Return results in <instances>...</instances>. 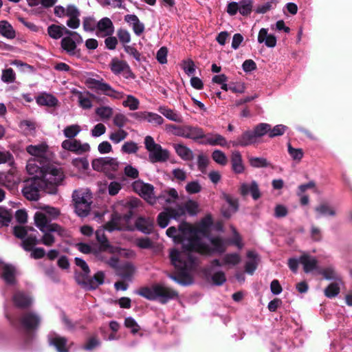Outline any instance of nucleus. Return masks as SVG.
<instances>
[{
    "mask_svg": "<svg viewBox=\"0 0 352 352\" xmlns=\"http://www.w3.org/2000/svg\"><path fill=\"white\" fill-rule=\"evenodd\" d=\"M38 104L47 107H55L58 104V100L52 94H43L36 98Z\"/></svg>",
    "mask_w": 352,
    "mask_h": 352,
    "instance_id": "4c0bfd02",
    "label": "nucleus"
},
{
    "mask_svg": "<svg viewBox=\"0 0 352 352\" xmlns=\"http://www.w3.org/2000/svg\"><path fill=\"white\" fill-rule=\"evenodd\" d=\"M139 294L151 300L159 299L162 303H166L169 300L178 296V293L175 290L163 285H155L151 287L142 288Z\"/></svg>",
    "mask_w": 352,
    "mask_h": 352,
    "instance_id": "20e7f679",
    "label": "nucleus"
},
{
    "mask_svg": "<svg viewBox=\"0 0 352 352\" xmlns=\"http://www.w3.org/2000/svg\"><path fill=\"white\" fill-rule=\"evenodd\" d=\"M23 326L29 330L36 329L41 322L40 317L33 313H27L24 314L21 319Z\"/></svg>",
    "mask_w": 352,
    "mask_h": 352,
    "instance_id": "5701e85b",
    "label": "nucleus"
},
{
    "mask_svg": "<svg viewBox=\"0 0 352 352\" xmlns=\"http://www.w3.org/2000/svg\"><path fill=\"white\" fill-rule=\"evenodd\" d=\"M124 21L132 28L135 35L140 36L144 32L145 27L144 23L140 21L135 14L125 15Z\"/></svg>",
    "mask_w": 352,
    "mask_h": 352,
    "instance_id": "4be33fe9",
    "label": "nucleus"
},
{
    "mask_svg": "<svg viewBox=\"0 0 352 352\" xmlns=\"http://www.w3.org/2000/svg\"><path fill=\"white\" fill-rule=\"evenodd\" d=\"M241 258L238 254H226L223 258V263L225 265H235L240 263Z\"/></svg>",
    "mask_w": 352,
    "mask_h": 352,
    "instance_id": "0e129e2a",
    "label": "nucleus"
},
{
    "mask_svg": "<svg viewBox=\"0 0 352 352\" xmlns=\"http://www.w3.org/2000/svg\"><path fill=\"white\" fill-rule=\"evenodd\" d=\"M26 169L30 175H33L32 178H38L41 180V177L45 169V167H40L36 163L35 159L28 160Z\"/></svg>",
    "mask_w": 352,
    "mask_h": 352,
    "instance_id": "2f4dec72",
    "label": "nucleus"
},
{
    "mask_svg": "<svg viewBox=\"0 0 352 352\" xmlns=\"http://www.w3.org/2000/svg\"><path fill=\"white\" fill-rule=\"evenodd\" d=\"M110 67L113 74H119L125 69H126L128 65L125 62L122 60L113 58L110 63Z\"/></svg>",
    "mask_w": 352,
    "mask_h": 352,
    "instance_id": "de8ad7c7",
    "label": "nucleus"
},
{
    "mask_svg": "<svg viewBox=\"0 0 352 352\" xmlns=\"http://www.w3.org/2000/svg\"><path fill=\"white\" fill-rule=\"evenodd\" d=\"M72 36L67 35L63 38L60 42L61 47L66 51L69 54L74 55L76 45L75 41L71 38Z\"/></svg>",
    "mask_w": 352,
    "mask_h": 352,
    "instance_id": "ea45409f",
    "label": "nucleus"
},
{
    "mask_svg": "<svg viewBox=\"0 0 352 352\" xmlns=\"http://www.w3.org/2000/svg\"><path fill=\"white\" fill-rule=\"evenodd\" d=\"M315 211L318 214V217L321 216H334L336 215V210L327 204H321L315 208Z\"/></svg>",
    "mask_w": 352,
    "mask_h": 352,
    "instance_id": "37998d69",
    "label": "nucleus"
},
{
    "mask_svg": "<svg viewBox=\"0 0 352 352\" xmlns=\"http://www.w3.org/2000/svg\"><path fill=\"white\" fill-rule=\"evenodd\" d=\"M39 243V239L36 236L29 235L22 241L21 245L25 251H30Z\"/></svg>",
    "mask_w": 352,
    "mask_h": 352,
    "instance_id": "a19ab883",
    "label": "nucleus"
},
{
    "mask_svg": "<svg viewBox=\"0 0 352 352\" xmlns=\"http://www.w3.org/2000/svg\"><path fill=\"white\" fill-rule=\"evenodd\" d=\"M179 231L183 238L181 242L184 250L181 252L172 250L170 256L173 265L181 275L186 276L193 269L195 261L192 255V252L210 254L213 252H223L226 249V243L219 237L211 238L209 239L210 245L206 244L204 241L205 234L193 229L190 225L180 226Z\"/></svg>",
    "mask_w": 352,
    "mask_h": 352,
    "instance_id": "f257e3e1",
    "label": "nucleus"
},
{
    "mask_svg": "<svg viewBox=\"0 0 352 352\" xmlns=\"http://www.w3.org/2000/svg\"><path fill=\"white\" fill-rule=\"evenodd\" d=\"M186 190L189 194L198 193L201 190V186L197 181L188 182L186 187Z\"/></svg>",
    "mask_w": 352,
    "mask_h": 352,
    "instance_id": "69168bd1",
    "label": "nucleus"
},
{
    "mask_svg": "<svg viewBox=\"0 0 352 352\" xmlns=\"http://www.w3.org/2000/svg\"><path fill=\"white\" fill-rule=\"evenodd\" d=\"M95 113L102 120L111 119L113 115V109L110 106L101 105L95 109Z\"/></svg>",
    "mask_w": 352,
    "mask_h": 352,
    "instance_id": "e433bc0d",
    "label": "nucleus"
},
{
    "mask_svg": "<svg viewBox=\"0 0 352 352\" xmlns=\"http://www.w3.org/2000/svg\"><path fill=\"white\" fill-rule=\"evenodd\" d=\"M270 131V125L267 123H261L252 130L256 139L263 136Z\"/></svg>",
    "mask_w": 352,
    "mask_h": 352,
    "instance_id": "603ef678",
    "label": "nucleus"
},
{
    "mask_svg": "<svg viewBox=\"0 0 352 352\" xmlns=\"http://www.w3.org/2000/svg\"><path fill=\"white\" fill-rule=\"evenodd\" d=\"M128 122L127 118L122 113H117L113 119V124L119 129H122Z\"/></svg>",
    "mask_w": 352,
    "mask_h": 352,
    "instance_id": "338daca9",
    "label": "nucleus"
},
{
    "mask_svg": "<svg viewBox=\"0 0 352 352\" xmlns=\"http://www.w3.org/2000/svg\"><path fill=\"white\" fill-rule=\"evenodd\" d=\"M178 208H182L184 210V213L186 211L191 215L196 214L199 211V205L193 200H189L184 204V207L179 206Z\"/></svg>",
    "mask_w": 352,
    "mask_h": 352,
    "instance_id": "864d4df0",
    "label": "nucleus"
},
{
    "mask_svg": "<svg viewBox=\"0 0 352 352\" xmlns=\"http://www.w3.org/2000/svg\"><path fill=\"white\" fill-rule=\"evenodd\" d=\"M138 149L139 147L137 143L133 141L124 142L121 147V151L126 154H135L138 152Z\"/></svg>",
    "mask_w": 352,
    "mask_h": 352,
    "instance_id": "5fc2aeb1",
    "label": "nucleus"
},
{
    "mask_svg": "<svg viewBox=\"0 0 352 352\" xmlns=\"http://www.w3.org/2000/svg\"><path fill=\"white\" fill-rule=\"evenodd\" d=\"M122 105L129 108L131 111L137 110L140 106V101L132 95H127L122 101Z\"/></svg>",
    "mask_w": 352,
    "mask_h": 352,
    "instance_id": "a18cd8bd",
    "label": "nucleus"
},
{
    "mask_svg": "<svg viewBox=\"0 0 352 352\" xmlns=\"http://www.w3.org/2000/svg\"><path fill=\"white\" fill-rule=\"evenodd\" d=\"M212 160L217 164L225 166L228 163V157L226 154L220 150H215L212 153Z\"/></svg>",
    "mask_w": 352,
    "mask_h": 352,
    "instance_id": "6e6d98bb",
    "label": "nucleus"
},
{
    "mask_svg": "<svg viewBox=\"0 0 352 352\" xmlns=\"http://www.w3.org/2000/svg\"><path fill=\"white\" fill-rule=\"evenodd\" d=\"M89 273H76L75 278L77 283L83 289L91 290L96 289L99 285L103 284L104 279V274L99 271L91 278Z\"/></svg>",
    "mask_w": 352,
    "mask_h": 352,
    "instance_id": "1a4fd4ad",
    "label": "nucleus"
},
{
    "mask_svg": "<svg viewBox=\"0 0 352 352\" xmlns=\"http://www.w3.org/2000/svg\"><path fill=\"white\" fill-rule=\"evenodd\" d=\"M16 79V75L12 68H8L2 71L1 80L6 83L14 82Z\"/></svg>",
    "mask_w": 352,
    "mask_h": 352,
    "instance_id": "bf43d9fd",
    "label": "nucleus"
},
{
    "mask_svg": "<svg viewBox=\"0 0 352 352\" xmlns=\"http://www.w3.org/2000/svg\"><path fill=\"white\" fill-rule=\"evenodd\" d=\"M239 192L242 196L250 195L254 200H257L261 197L258 184L256 181H252L250 183H242L239 188Z\"/></svg>",
    "mask_w": 352,
    "mask_h": 352,
    "instance_id": "dca6fc26",
    "label": "nucleus"
},
{
    "mask_svg": "<svg viewBox=\"0 0 352 352\" xmlns=\"http://www.w3.org/2000/svg\"><path fill=\"white\" fill-rule=\"evenodd\" d=\"M136 228L145 234H149L153 228V220L151 218L139 217L135 221Z\"/></svg>",
    "mask_w": 352,
    "mask_h": 352,
    "instance_id": "c756f323",
    "label": "nucleus"
},
{
    "mask_svg": "<svg viewBox=\"0 0 352 352\" xmlns=\"http://www.w3.org/2000/svg\"><path fill=\"white\" fill-rule=\"evenodd\" d=\"M13 300L15 305L21 308L28 307L32 302L30 298L21 292L15 294Z\"/></svg>",
    "mask_w": 352,
    "mask_h": 352,
    "instance_id": "58836bf2",
    "label": "nucleus"
},
{
    "mask_svg": "<svg viewBox=\"0 0 352 352\" xmlns=\"http://www.w3.org/2000/svg\"><path fill=\"white\" fill-rule=\"evenodd\" d=\"M144 145L148 152V158L152 163L158 162H166L169 158V152L166 149L155 143L154 139L151 135H147L144 138Z\"/></svg>",
    "mask_w": 352,
    "mask_h": 352,
    "instance_id": "0eeeda50",
    "label": "nucleus"
},
{
    "mask_svg": "<svg viewBox=\"0 0 352 352\" xmlns=\"http://www.w3.org/2000/svg\"><path fill=\"white\" fill-rule=\"evenodd\" d=\"M340 292V287L338 283H331L325 289L324 294L328 298H333Z\"/></svg>",
    "mask_w": 352,
    "mask_h": 352,
    "instance_id": "052dcab7",
    "label": "nucleus"
},
{
    "mask_svg": "<svg viewBox=\"0 0 352 352\" xmlns=\"http://www.w3.org/2000/svg\"><path fill=\"white\" fill-rule=\"evenodd\" d=\"M41 189L45 190L41 180L38 178H32L26 182L22 192L24 197L28 200L36 201L40 197L39 192Z\"/></svg>",
    "mask_w": 352,
    "mask_h": 352,
    "instance_id": "f8f14e48",
    "label": "nucleus"
},
{
    "mask_svg": "<svg viewBox=\"0 0 352 352\" xmlns=\"http://www.w3.org/2000/svg\"><path fill=\"white\" fill-rule=\"evenodd\" d=\"M28 230L34 231V228L32 227L25 228L23 226H16L14 228V234L19 239L23 240L27 236Z\"/></svg>",
    "mask_w": 352,
    "mask_h": 352,
    "instance_id": "e2e57ef3",
    "label": "nucleus"
},
{
    "mask_svg": "<svg viewBox=\"0 0 352 352\" xmlns=\"http://www.w3.org/2000/svg\"><path fill=\"white\" fill-rule=\"evenodd\" d=\"M239 12L243 16L248 15L252 10V0H241L238 3Z\"/></svg>",
    "mask_w": 352,
    "mask_h": 352,
    "instance_id": "8fccbe9b",
    "label": "nucleus"
},
{
    "mask_svg": "<svg viewBox=\"0 0 352 352\" xmlns=\"http://www.w3.org/2000/svg\"><path fill=\"white\" fill-rule=\"evenodd\" d=\"M190 139L194 141H198L199 140H204L205 137V133L201 127L197 126H192V132L190 133Z\"/></svg>",
    "mask_w": 352,
    "mask_h": 352,
    "instance_id": "680f3d73",
    "label": "nucleus"
},
{
    "mask_svg": "<svg viewBox=\"0 0 352 352\" xmlns=\"http://www.w3.org/2000/svg\"><path fill=\"white\" fill-rule=\"evenodd\" d=\"M299 262L302 265L305 273L311 272L317 268V259L309 254H302L299 258Z\"/></svg>",
    "mask_w": 352,
    "mask_h": 352,
    "instance_id": "a878e982",
    "label": "nucleus"
},
{
    "mask_svg": "<svg viewBox=\"0 0 352 352\" xmlns=\"http://www.w3.org/2000/svg\"><path fill=\"white\" fill-rule=\"evenodd\" d=\"M51 219L47 218L46 214L41 212H36L34 216V221L36 227L41 232L56 231L61 236L67 235V231L57 223H52Z\"/></svg>",
    "mask_w": 352,
    "mask_h": 352,
    "instance_id": "6e6552de",
    "label": "nucleus"
},
{
    "mask_svg": "<svg viewBox=\"0 0 352 352\" xmlns=\"http://www.w3.org/2000/svg\"><path fill=\"white\" fill-rule=\"evenodd\" d=\"M40 208L42 210L41 212L46 214L47 218L50 219L51 220L56 219L60 214V211L58 210V209L54 207H52L50 206H41Z\"/></svg>",
    "mask_w": 352,
    "mask_h": 352,
    "instance_id": "13d9d810",
    "label": "nucleus"
},
{
    "mask_svg": "<svg viewBox=\"0 0 352 352\" xmlns=\"http://www.w3.org/2000/svg\"><path fill=\"white\" fill-rule=\"evenodd\" d=\"M221 197L230 207L229 209H227L226 206H223L221 209L222 214L226 218H230L233 213L238 210V199L232 195L225 192L222 194Z\"/></svg>",
    "mask_w": 352,
    "mask_h": 352,
    "instance_id": "a211bd4d",
    "label": "nucleus"
},
{
    "mask_svg": "<svg viewBox=\"0 0 352 352\" xmlns=\"http://www.w3.org/2000/svg\"><path fill=\"white\" fill-rule=\"evenodd\" d=\"M72 164L79 170H85L89 167V162L85 158H76L72 160Z\"/></svg>",
    "mask_w": 352,
    "mask_h": 352,
    "instance_id": "774afa93",
    "label": "nucleus"
},
{
    "mask_svg": "<svg viewBox=\"0 0 352 352\" xmlns=\"http://www.w3.org/2000/svg\"><path fill=\"white\" fill-rule=\"evenodd\" d=\"M26 151L30 155L36 157L41 164L47 157L49 153L48 146L45 143L29 145L26 147Z\"/></svg>",
    "mask_w": 352,
    "mask_h": 352,
    "instance_id": "4468645a",
    "label": "nucleus"
},
{
    "mask_svg": "<svg viewBox=\"0 0 352 352\" xmlns=\"http://www.w3.org/2000/svg\"><path fill=\"white\" fill-rule=\"evenodd\" d=\"M43 233L42 237L39 239L40 243L47 246L51 247L52 246L55 242L56 239L53 234V232H56V231H45L41 232Z\"/></svg>",
    "mask_w": 352,
    "mask_h": 352,
    "instance_id": "49530a36",
    "label": "nucleus"
},
{
    "mask_svg": "<svg viewBox=\"0 0 352 352\" xmlns=\"http://www.w3.org/2000/svg\"><path fill=\"white\" fill-rule=\"evenodd\" d=\"M258 42L265 43L268 47H274L276 45V38L274 35L268 34L267 29L262 28L258 32Z\"/></svg>",
    "mask_w": 352,
    "mask_h": 352,
    "instance_id": "cd10ccee",
    "label": "nucleus"
},
{
    "mask_svg": "<svg viewBox=\"0 0 352 352\" xmlns=\"http://www.w3.org/2000/svg\"><path fill=\"white\" fill-rule=\"evenodd\" d=\"M120 166V162L113 157H100L92 162V167L95 170L103 172L107 175H113Z\"/></svg>",
    "mask_w": 352,
    "mask_h": 352,
    "instance_id": "9d476101",
    "label": "nucleus"
},
{
    "mask_svg": "<svg viewBox=\"0 0 352 352\" xmlns=\"http://www.w3.org/2000/svg\"><path fill=\"white\" fill-rule=\"evenodd\" d=\"M177 155L184 161H190L193 159L192 151L182 143L173 144V145Z\"/></svg>",
    "mask_w": 352,
    "mask_h": 352,
    "instance_id": "393cba45",
    "label": "nucleus"
},
{
    "mask_svg": "<svg viewBox=\"0 0 352 352\" xmlns=\"http://www.w3.org/2000/svg\"><path fill=\"white\" fill-rule=\"evenodd\" d=\"M50 344L54 345L58 352H67V340L58 336L49 338Z\"/></svg>",
    "mask_w": 352,
    "mask_h": 352,
    "instance_id": "c9c22d12",
    "label": "nucleus"
},
{
    "mask_svg": "<svg viewBox=\"0 0 352 352\" xmlns=\"http://www.w3.org/2000/svg\"><path fill=\"white\" fill-rule=\"evenodd\" d=\"M64 178L63 171L61 168L50 164L45 167L41 177V185L45 188L47 193L53 194L56 191V186Z\"/></svg>",
    "mask_w": 352,
    "mask_h": 352,
    "instance_id": "7ed1b4c3",
    "label": "nucleus"
},
{
    "mask_svg": "<svg viewBox=\"0 0 352 352\" xmlns=\"http://www.w3.org/2000/svg\"><path fill=\"white\" fill-rule=\"evenodd\" d=\"M81 131L78 124H72L66 126L63 130L64 135L69 140L74 139Z\"/></svg>",
    "mask_w": 352,
    "mask_h": 352,
    "instance_id": "09e8293b",
    "label": "nucleus"
},
{
    "mask_svg": "<svg viewBox=\"0 0 352 352\" xmlns=\"http://www.w3.org/2000/svg\"><path fill=\"white\" fill-rule=\"evenodd\" d=\"M96 235L97 241L100 244V252L107 250L111 254H113L118 252V249L117 248L112 247L109 244L108 240L104 235L103 230H97Z\"/></svg>",
    "mask_w": 352,
    "mask_h": 352,
    "instance_id": "bb28decb",
    "label": "nucleus"
},
{
    "mask_svg": "<svg viewBox=\"0 0 352 352\" xmlns=\"http://www.w3.org/2000/svg\"><path fill=\"white\" fill-rule=\"evenodd\" d=\"M133 190L150 204H155L157 198L154 195V187L153 185L138 180L133 182Z\"/></svg>",
    "mask_w": 352,
    "mask_h": 352,
    "instance_id": "9b49d317",
    "label": "nucleus"
},
{
    "mask_svg": "<svg viewBox=\"0 0 352 352\" xmlns=\"http://www.w3.org/2000/svg\"><path fill=\"white\" fill-rule=\"evenodd\" d=\"M257 141L252 131H245L236 140L230 142L232 146H246Z\"/></svg>",
    "mask_w": 352,
    "mask_h": 352,
    "instance_id": "412c9836",
    "label": "nucleus"
},
{
    "mask_svg": "<svg viewBox=\"0 0 352 352\" xmlns=\"http://www.w3.org/2000/svg\"><path fill=\"white\" fill-rule=\"evenodd\" d=\"M184 214V210L182 208H177L175 209H168L166 211L162 212L159 214L157 217V223L162 228H165L168 226L169 218H177Z\"/></svg>",
    "mask_w": 352,
    "mask_h": 352,
    "instance_id": "f3484780",
    "label": "nucleus"
},
{
    "mask_svg": "<svg viewBox=\"0 0 352 352\" xmlns=\"http://www.w3.org/2000/svg\"><path fill=\"white\" fill-rule=\"evenodd\" d=\"M287 148L291 157L297 162H300L304 155L302 149L294 148L290 144H287Z\"/></svg>",
    "mask_w": 352,
    "mask_h": 352,
    "instance_id": "4d7b16f0",
    "label": "nucleus"
},
{
    "mask_svg": "<svg viewBox=\"0 0 352 352\" xmlns=\"http://www.w3.org/2000/svg\"><path fill=\"white\" fill-rule=\"evenodd\" d=\"M247 256L248 260L246 262L245 267V272L248 274H252L257 267L259 262V258L258 254L253 251L248 252Z\"/></svg>",
    "mask_w": 352,
    "mask_h": 352,
    "instance_id": "7c9ffc66",
    "label": "nucleus"
},
{
    "mask_svg": "<svg viewBox=\"0 0 352 352\" xmlns=\"http://www.w3.org/2000/svg\"><path fill=\"white\" fill-rule=\"evenodd\" d=\"M63 148L77 155H82L89 151L90 146L88 143H81L80 140L72 139L65 140L61 144Z\"/></svg>",
    "mask_w": 352,
    "mask_h": 352,
    "instance_id": "ddd939ff",
    "label": "nucleus"
},
{
    "mask_svg": "<svg viewBox=\"0 0 352 352\" xmlns=\"http://www.w3.org/2000/svg\"><path fill=\"white\" fill-rule=\"evenodd\" d=\"M3 278L7 283L14 284L15 281V270L10 265H5L3 268Z\"/></svg>",
    "mask_w": 352,
    "mask_h": 352,
    "instance_id": "c03bdc74",
    "label": "nucleus"
},
{
    "mask_svg": "<svg viewBox=\"0 0 352 352\" xmlns=\"http://www.w3.org/2000/svg\"><path fill=\"white\" fill-rule=\"evenodd\" d=\"M76 94L79 106L84 109H90L93 107V102L91 96L94 97L89 91L81 92L79 91H74Z\"/></svg>",
    "mask_w": 352,
    "mask_h": 352,
    "instance_id": "b1692460",
    "label": "nucleus"
},
{
    "mask_svg": "<svg viewBox=\"0 0 352 352\" xmlns=\"http://www.w3.org/2000/svg\"><path fill=\"white\" fill-rule=\"evenodd\" d=\"M84 84L89 89L97 94L104 95L113 100L124 98V94L122 91L115 89L97 74H88L85 76Z\"/></svg>",
    "mask_w": 352,
    "mask_h": 352,
    "instance_id": "f03ea898",
    "label": "nucleus"
},
{
    "mask_svg": "<svg viewBox=\"0 0 352 352\" xmlns=\"http://www.w3.org/2000/svg\"><path fill=\"white\" fill-rule=\"evenodd\" d=\"M97 34L105 37L111 36L114 32V26L111 20L108 17L101 19L97 23Z\"/></svg>",
    "mask_w": 352,
    "mask_h": 352,
    "instance_id": "6ab92c4d",
    "label": "nucleus"
},
{
    "mask_svg": "<svg viewBox=\"0 0 352 352\" xmlns=\"http://www.w3.org/2000/svg\"><path fill=\"white\" fill-rule=\"evenodd\" d=\"M75 211L80 217H86L91 210L92 196L88 190H76L73 192Z\"/></svg>",
    "mask_w": 352,
    "mask_h": 352,
    "instance_id": "39448f33",
    "label": "nucleus"
},
{
    "mask_svg": "<svg viewBox=\"0 0 352 352\" xmlns=\"http://www.w3.org/2000/svg\"><path fill=\"white\" fill-rule=\"evenodd\" d=\"M231 164L232 170L237 174L243 173L245 166L243 163L242 157L239 151H234L231 155Z\"/></svg>",
    "mask_w": 352,
    "mask_h": 352,
    "instance_id": "c85d7f7f",
    "label": "nucleus"
},
{
    "mask_svg": "<svg viewBox=\"0 0 352 352\" xmlns=\"http://www.w3.org/2000/svg\"><path fill=\"white\" fill-rule=\"evenodd\" d=\"M249 163L254 168H263L270 166L271 164L264 157H249Z\"/></svg>",
    "mask_w": 352,
    "mask_h": 352,
    "instance_id": "3c124183",
    "label": "nucleus"
},
{
    "mask_svg": "<svg viewBox=\"0 0 352 352\" xmlns=\"http://www.w3.org/2000/svg\"><path fill=\"white\" fill-rule=\"evenodd\" d=\"M203 144L210 146H221L223 147H229V144L226 139L219 133H205L204 140L200 142Z\"/></svg>",
    "mask_w": 352,
    "mask_h": 352,
    "instance_id": "aec40b11",
    "label": "nucleus"
},
{
    "mask_svg": "<svg viewBox=\"0 0 352 352\" xmlns=\"http://www.w3.org/2000/svg\"><path fill=\"white\" fill-rule=\"evenodd\" d=\"M47 34L48 35L53 39H59L64 34L69 36H77L81 39L80 35H78L76 32H72L68 30L64 25H58L56 24H52L47 28Z\"/></svg>",
    "mask_w": 352,
    "mask_h": 352,
    "instance_id": "2eb2a0df",
    "label": "nucleus"
},
{
    "mask_svg": "<svg viewBox=\"0 0 352 352\" xmlns=\"http://www.w3.org/2000/svg\"><path fill=\"white\" fill-rule=\"evenodd\" d=\"M54 14L58 18L68 17L67 25L72 29H77L80 27V12L74 5H68L67 7L56 6L54 8Z\"/></svg>",
    "mask_w": 352,
    "mask_h": 352,
    "instance_id": "423d86ee",
    "label": "nucleus"
},
{
    "mask_svg": "<svg viewBox=\"0 0 352 352\" xmlns=\"http://www.w3.org/2000/svg\"><path fill=\"white\" fill-rule=\"evenodd\" d=\"M157 200H162L166 204H171L178 199V193L175 188L163 191L160 195L157 197Z\"/></svg>",
    "mask_w": 352,
    "mask_h": 352,
    "instance_id": "72a5a7b5",
    "label": "nucleus"
},
{
    "mask_svg": "<svg viewBox=\"0 0 352 352\" xmlns=\"http://www.w3.org/2000/svg\"><path fill=\"white\" fill-rule=\"evenodd\" d=\"M128 136V133L122 129H119L112 131L109 134V140L114 144H118L125 140Z\"/></svg>",
    "mask_w": 352,
    "mask_h": 352,
    "instance_id": "79ce46f5",
    "label": "nucleus"
},
{
    "mask_svg": "<svg viewBox=\"0 0 352 352\" xmlns=\"http://www.w3.org/2000/svg\"><path fill=\"white\" fill-rule=\"evenodd\" d=\"M0 35L8 39H13L16 36V32L10 23L3 20L0 21Z\"/></svg>",
    "mask_w": 352,
    "mask_h": 352,
    "instance_id": "473e14b6",
    "label": "nucleus"
},
{
    "mask_svg": "<svg viewBox=\"0 0 352 352\" xmlns=\"http://www.w3.org/2000/svg\"><path fill=\"white\" fill-rule=\"evenodd\" d=\"M159 111L167 119L171 121H174L178 123L183 122L182 116L173 109H168L163 106L159 107Z\"/></svg>",
    "mask_w": 352,
    "mask_h": 352,
    "instance_id": "f704fd0d",
    "label": "nucleus"
}]
</instances>
